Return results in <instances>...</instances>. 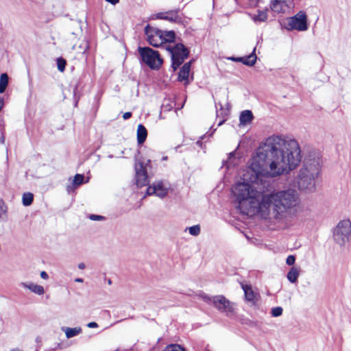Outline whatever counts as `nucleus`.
<instances>
[{"mask_svg":"<svg viewBox=\"0 0 351 351\" xmlns=\"http://www.w3.org/2000/svg\"><path fill=\"white\" fill-rule=\"evenodd\" d=\"M301 151L295 139H283L279 136L268 137L260 145L250 165V182L258 186L255 189L245 182H237L233 189L237 202L241 205L249 201L251 207L257 208L264 217H271L278 221L289 217L300 204L299 194L295 189L272 192L263 195L270 186L269 179L289 172L301 161Z\"/></svg>","mask_w":351,"mask_h":351,"instance_id":"1","label":"nucleus"},{"mask_svg":"<svg viewBox=\"0 0 351 351\" xmlns=\"http://www.w3.org/2000/svg\"><path fill=\"white\" fill-rule=\"evenodd\" d=\"M321 158L319 153L310 152L303 161V167L298 174V185L301 191L312 192L315 189V179L319 174Z\"/></svg>","mask_w":351,"mask_h":351,"instance_id":"2","label":"nucleus"},{"mask_svg":"<svg viewBox=\"0 0 351 351\" xmlns=\"http://www.w3.org/2000/svg\"><path fill=\"white\" fill-rule=\"evenodd\" d=\"M141 60L152 70H158L163 63L159 52L149 47H138Z\"/></svg>","mask_w":351,"mask_h":351,"instance_id":"3","label":"nucleus"},{"mask_svg":"<svg viewBox=\"0 0 351 351\" xmlns=\"http://www.w3.org/2000/svg\"><path fill=\"white\" fill-rule=\"evenodd\" d=\"M163 47L171 54V67L173 71L177 70L189 57V51L182 43H178L173 45H165Z\"/></svg>","mask_w":351,"mask_h":351,"instance_id":"4","label":"nucleus"},{"mask_svg":"<svg viewBox=\"0 0 351 351\" xmlns=\"http://www.w3.org/2000/svg\"><path fill=\"white\" fill-rule=\"evenodd\" d=\"M334 241L342 247L348 242L351 237V222L349 219L340 221L333 229Z\"/></svg>","mask_w":351,"mask_h":351,"instance_id":"5","label":"nucleus"},{"mask_svg":"<svg viewBox=\"0 0 351 351\" xmlns=\"http://www.w3.org/2000/svg\"><path fill=\"white\" fill-rule=\"evenodd\" d=\"M210 301L213 305L221 313H223L228 317H232L235 314L236 304L226 299L223 295H219L212 298L206 297L205 300Z\"/></svg>","mask_w":351,"mask_h":351,"instance_id":"6","label":"nucleus"},{"mask_svg":"<svg viewBox=\"0 0 351 351\" xmlns=\"http://www.w3.org/2000/svg\"><path fill=\"white\" fill-rule=\"evenodd\" d=\"M283 26L289 31H305L308 29L307 16L304 12L300 11L295 15L287 18Z\"/></svg>","mask_w":351,"mask_h":351,"instance_id":"7","label":"nucleus"},{"mask_svg":"<svg viewBox=\"0 0 351 351\" xmlns=\"http://www.w3.org/2000/svg\"><path fill=\"white\" fill-rule=\"evenodd\" d=\"M151 162L148 160L147 163L145 164L141 160H138L135 163V179L136 184L138 187L145 186L149 184V180L147 175V166Z\"/></svg>","mask_w":351,"mask_h":351,"instance_id":"8","label":"nucleus"},{"mask_svg":"<svg viewBox=\"0 0 351 351\" xmlns=\"http://www.w3.org/2000/svg\"><path fill=\"white\" fill-rule=\"evenodd\" d=\"M144 31L147 37V40L150 45L154 47H158L165 43L162 30L153 27L147 24L145 27Z\"/></svg>","mask_w":351,"mask_h":351,"instance_id":"9","label":"nucleus"},{"mask_svg":"<svg viewBox=\"0 0 351 351\" xmlns=\"http://www.w3.org/2000/svg\"><path fill=\"white\" fill-rule=\"evenodd\" d=\"M146 193L148 195H156L160 198H163L168 193V188L165 187L163 182L160 181L149 186L147 189Z\"/></svg>","mask_w":351,"mask_h":351,"instance_id":"10","label":"nucleus"},{"mask_svg":"<svg viewBox=\"0 0 351 351\" xmlns=\"http://www.w3.org/2000/svg\"><path fill=\"white\" fill-rule=\"evenodd\" d=\"M192 62L193 60H190L189 62L184 63V65L181 67L178 73V77L180 82L185 81V84L189 83L188 79Z\"/></svg>","mask_w":351,"mask_h":351,"instance_id":"11","label":"nucleus"},{"mask_svg":"<svg viewBox=\"0 0 351 351\" xmlns=\"http://www.w3.org/2000/svg\"><path fill=\"white\" fill-rule=\"evenodd\" d=\"M20 285L25 289H28L32 292L38 295H41L45 293V289L44 287L41 285H38L32 282H21Z\"/></svg>","mask_w":351,"mask_h":351,"instance_id":"12","label":"nucleus"},{"mask_svg":"<svg viewBox=\"0 0 351 351\" xmlns=\"http://www.w3.org/2000/svg\"><path fill=\"white\" fill-rule=\"evenodd\" d=\"M179 11V9H176L167 12L164 20L174 23H181L182 18L178 15Z\"/></svg>","mask_w":351,"mask_h":351,"instance_id":"13","label":"nucleus"},{"mask_svg":"<svg viewBox=\"0 0 351 351\" xmlns=\"http://www.w3.org/2000/svg\"><path fill=\"white\" fill-rule=\"evenodd\" d=\"M254 119L253 113L251 110H245L241 112L239 116L240 125H245L252 122Z\"/></svg>","mask_w":351,"mask_h":351,"instance_id":"14","label":"nucleus"},{"mask_svg":"<svg viewBox=\"0 0 351 351\" xmlns=\"http://www.w3.org/2000/svg\"><path fill=\"white\" fill-rule=\"evenodd\" d=\"M137 143L138 145H142L147 137V130L143 124H139L137 128Z\"/></svg>","mask_w":351,"mask_h":351,"instance_id":"15","label":"nucleus"},{"mask_svg":"<svg viewBox=\"0 0 351 351\" xmlns=\"http://www.w3.org/2000/svg\"><path fill=\"white\" fill-rule=\"evenodd\" d=\"M242 289L244 291L245 298L247 301L255 303L256 294L252 289L250 285H242Z\"/></svg>","mask_w":351,"mask_h":351,"instance_id":"16","label":"nucleus"},{"mask_svg":"<svg viewBox=\"0 0 351 351\" xmlns=\"http://www.w3.org/2000/svg\"><path fill=\"white\" fill-rule=\"evenodd\" d=\"M255 51L256 47L254 48L252 52L250 55L241 57V58H240V60L242 61V63L243 64L250 66H254L255 64L257 58L256 55L255 53Z\"/></svg>","mask_w":351,"mask_h":351,"instance_id":"17","label":"nucleus"},{"mask_svg":"<svg viewBox=\"0 0 351 351\" xmlns=\"http://www.w3.org/2000/svg\"><path fill=\"white\" fill-rule=\"evenodd\" d=\"M300 276V269L295 267H292L287 273V278L291 283H295Z\"/></svg>","mask_w":351,"mask_h":351,"instance_id":"18","label":"nucleus"},{"mask_svg":"<svg viewBox=\"0 0 351 351\" xmlns=\"http://www.w3.org/2000/svg\"><path fill=\"white\" fill-rule=\"evenodd\" d=\"M62 331L65 332L67 339L72 338L77 336L82 332V328L80 327L69 328L63 327L62 328Z\"/></svg>","mask_w":351,"mask_h":351,"instance_id":"19","label":"nucleus"},{"mask_svg":"<svg viewBox=\"0 0 351 351\" xmlns=\"http://www.w3.org/2000/svg\"><path fill=\"white\" fill-rule=\"evenodd\" d=\"M267 9L264 10H258V14L252 17L255 23L265 22L267 20Z\"/></svg>","mask_w":351,"mask_h":351,"instance_id":"20","label":"nucleus"},{"mask_svg":"<svg viewBox=\"0 0 351 351\" xmlns=\"http://www.w3.org/2000/svg\"><path fill=\"white\" fill-rule=\"evenodd\" d=\"M84 176L83 174L77 173L74 176V178L73 180V183H72L73 186L69 185L67 186V189H66L67 191L70 192L71 190H72L73 187L78 186L82 184L84 182Z\"/></svg>","mask_w":351,"mask_h":351,"instance_id":"21","label":"nucleus"},{"mask_svg":"<svg viewBox=\"0 0 351 351\" xmlns=\"http://www.w3.org/2000/svg\"><path fill=\"white\" fill-rule=\"evenodd\" d=\"M162 37L164 38V43H174L176 40V34L174 31H162Z\"/></svg>","mask_w":351,"mask_h":351,"instance_id":"22","label":"nucleus"},{"mask_svg":"<svg viewBox=\"0 0 351 351\" xmlns=\"http://www.w3.org/2000/svg\"><path fill=\"white\" fill-rule=\"evenodd\" d=\"M8 75L7 73H2L0 76V93L5 92L8 84Z\"/></svg>","mask_w":351,"mask_h":351,"instance_id":"23","label":"nucleus"},{"mask_svg":"<svg viewBox=\"0 0 351 351\" xmlns=\"http://www.w3.org/2000/svg\"><path fill=\"white\" fill-rule=\"evenodd\" d=\"M34 201V195L32 193L27 192L23 195L22 202L25 206H30Z\"/></svg>","mask_w":351,"mask_h":351,"instance_id":"24","label":"nucleus"},{"mask_svg":"<svg viewBox=\"0 0 351 351\" xmlns=\"http://www.w3.org/2000/svg\"><path fill=\"white\" fill-rule=\"evenodd\" d=\"M281 1L282 0H271L270 8L274 12H280L282 10Z\"/></svg>","mask_w":351,"mask_h":351,"instance_id":"25","label":"nucleus"},{"mask_svg":"<svg viewBox=\"0 0 351 351\" xmlns=\"http://www.w3.org/2000/svg\"><path fill=\"white\" fill-rule=\"evenodd\" d=\"M162 351H186L185 349L179 344L168 345Z\"/></svg>","mask_w":351,"mask_h":351,"instance_id":"26","label":"nucleus"},{"mask_svg":"<svg viewBox=\"0 0 351 351\" xmlns=\"http://www.w3.org/2000/svg\"><path fill=\"white\" fill-rule=\"evenodd\" d=\"M57 66L58 69L60 72H63L65 70V67L66 65V61L62 57L57 58Z\"/></svg>","mask_w":351,"mask_h":351,"instance_id":"27","label":"nucleus"},{"mask_svg":"<svg viewBox=\"0 0 351 351\" xmlns=\"http://www.w3.org/2000/svg\"><path fill=\"white\" fill-rule=\"evenodd\" d=\"M189 234L193 236H197L200 233L199 225H195L189 228Z\"/></svg>","mask_w":351,"mask_h":351,"instance_id":"28","label":"nucleus"},{"mask_svg":"<svg viewBox=\"0 0 351 351\" xmlns=\"http://www.w3.org/2000/svg\"><path fill=\"white\" fill-rule=\"evenodd\" d=\"M282 308L280 306H276L271 309V315L273 317H279L282 314Z\"/></svg>","mask_w":351,"mask_h":351,"instance_id":"29","label":"nucleus"},{"mask_svg":"<svg viewBox=\"0 0 351 351\" xmlns=\"http://www.w3.org/2000/svg\"><path fill=\"white\" fill-rule=\"evenodd\" d=\"M7 213V206L2 199H0V219Z\"/></svg>","mask_w":351,"mask_h":351,"instance_id":"30","label":"nucleus"},{"mask_svg":"<svg viewBox=\"0 0 351 351\" xmlns=\"http://www.w3.org/2000/svg\"><path fill=\"white\" fill-rule=\"evenodd\" d=\"M234 152L229 153L228 154V160H223V166H226L227 168H229L230 165H231L232 158H234Z\"/></svg>","mask_w":351,"mask_h":351,"instance_id":"31","label":"nucleus"},{"mask_svg":"<svg viewBox=\"0 0 351 351\" xmlns=\"http://www.w3.org/2000/svg\"><path fill=\"white\" fill-rule=\"evenodd\" d=\"M89 219L93 221H101V220H104L105 219V217L101 215L92 214V215H90Z\"/></svg>","mask_w":351,"mask_h":351,"instance_id":"32","label":"nucleus"},{"mask_svg":"<svg viewBox=\"0 0 351 351\" xmlns=\"http://www.w3.org/2000/svg\"><path fill=\"white\" fill-rule=\"evenodd\" d=\"M295 261V257L293 255H289L286 259V263L288 265H293Z\"/></svg>","mask_w":351,"mask_h":351,"instance_id":"33","label":"nucleus"},{"mask_svg":"<svg viewBox=\"0 0 351 351\" xmlns=\"http://www.w3.org/2000/svg\"><path fill=\"white\" fill-rule=\"evenodd\" d=\"M131 117H132V112H126L123 115V118L125 120L130 119Z\"/></svg>","mask_w":351,"mask_h":351,"instance_id":"34","label":"nucleus"},{"mask_svg":"<svg viewBox=\"0 0 351 351\" xmlns=\"http://www.w3.org/2000/svg\"><path fill=\"white\" fill-rule=\"evenodd\" d=\"M40 277L43 279L47 280V279L49 278V275H48V274L46 271H43L40 272Z\"/></svg>","mask_w":351,"mask_h":351,"instance_id":"35","label":"nucleus"},{"mask_svg":"<svg viewBox=\"0 0 351 351\" xmlns=\"http://www.w3.org/2000/svg\"><path fill=\"white\" fill-rule=\"evenodd\" d=\"M87 326L88 328H97L98 326V324L95 322H92L88 323L87 324Z\"/></svg>","mask_w":351,"mask_h":351,"instance_id":"36","label":"nucleus"},{"mask_svg":"<svg viewBox=\"0 0 351 351\" xmlns=\"http://www.w3.org/2000/svg\"><path fill=\"white\" fill-rule=\"evenodd\" d=\"M81 48L84 49V53L89 48L88 44L87 42H85L84 44L80 45Z\"/></svg>","mask_w":351,"mask_h":351,"instance_id":"37","label":"nucleus"},{"mask_svg":"<svg viewBox=\"0 0 351 351\" xmlns=\"http://www.w3.org/2000/svg\"><path fill=\"white\" fill-rule=\"evenodd\" d=\"M164 17H165V14H164V13L160 12L156 14V18L158 19L164 20Z\"/></svg>","mask_w":351,"mask_h":351,"instance_id":"38","label":"nucleus"},{"mask_svg":"<svg viewBox=\"0 0 351 351\" xmlns=\"http://www.w3.org/2000/svg\"><path fill=\"white\" fill-rule=\"evenodd\" d=\"M105 1L111 3L112 5H116L119 1V0H105Z\"/></svg>","mask_w":351,"mask_h":351,"instance_id":"39","label":"nucleus"},{"mask_svg":"<svg viewBox=\"0 0 351 351\" xmlns=\"http://www.w3.org/2000/svg\"><path fill=\"white\" fill-rule=\"evenodd\" d=\"M77 267L80 269H84L85 268L86 265L84 263H80L78 264Z\"/></svg>","mask_w":351,"mask_h":351,"instance_id":"40","label":"nucleus"},{"mask_svg":"<svg viewBox=\"0 0 351 351\" xmlns=\"http://www.w3.org/2000/svg\"><path fill=\"white\" fill-rule=\"evenodd\" d=\"M3 105H4V101H3V98H0V111L2 110V108H3Z\"/></svg>","mask_w":351,"mask_h":351,"instance_id":"41","label":"nucleus"},{"mask_svg":"<svg viewBox=\"0 0 351 351\" xmlns=\"http://www.w3.org/2000/svg\"><path fill=\"white\" fill-rule=\"evenodd\" d=\"M240 58H241V57H238V58H234V57H232V58H230V60H234V61H235V62H242V61H241V60H241Z\"/></svg>","mask_w":351,"mask_h":351,"instance_id":"42","label":"nucleus"},{"mask_svg":"<svg viewBox=\"0 0 351 351\" xmlns=\"http://www.w3.org/2000/svg\"><path fill=\"white\" fill-rule=\"evenodd\" d=\"M0 143L1 144H3L5 143V136L3 134H2L1 136L0 137Z\"/></svg>","mask_w":351,"mask_h":351,"instance_id":"43","label":"nucleus"},{"mask_svg":"<svg viewBox=\"0 0 351 351\" xmlns=\"http://www.w3.org/2000/svg\"><path fill=\"white\" fill-rule=\"evenodd\" d=\"M36 342L38 343H40L41 342V337H39V336L36 337Z\"/></svg>","mask_w":351,"mask_h":351,"instance_id":"44","label":"nucleus"},{"mask_svg":"<svg viewBox=\"0 0 351 351\" xmlns=\"http://www.w3.org/2000/svg\"><path fill=\"white\" fill-rule=\"evenodd\" d=\"M75 282H83V279H82V278H76V279L75 280Z\"/></svg>","mask_w":351,"mask_h":351,"instance_id":"45","label":"nucleus"},{"mask_svg":"<svg viewBox=\"0 0 351 351\" xmlns=\"http://www.w3.org/2000/svg\"><path fill=\"white\" fill-rule=\"evenodd\" d=\"M225 122V119L220 121L218 123V126L221 125Z\"/></svg>","mask_w":351,"mask_h":351,"instance_id":"46","label":"nucleus"},{"mask_svg":"<svg viewBox=\"0 0 351 351\" xmlns=\"http://www.w3.org/2000/svg\"><path fill=\"white\" fill-rule=\"evenodd\" d=\"M10 351H21V350L19 348H15V349L11 350Z\"/></svg>","mask_w":351,"mask_h":351,"instance_id":"47","label":"nucleus"},{"mask_svg":"<svg viewBox=\"0 0 351 351\" xmlns=\"http://www.w3.org/2000/svg\"><path fill=\"white\" fill-rule=\"evenodd\" d=\"M45 351H55V348H50V349L46 350Z\"/></svg>","mask_w":351,"mask_h":351,"instance_id":"48","label":"nucleus"},{"mask_svg":"<svg viewBox=\"0 0 351 351\" xmlns=\"http://www.w3.org/2000/svg\"><path fill=\"white\" fill-rule=\"evenodd\" d=\"M285 3H286V0H282L281 4H285Z\"/></svg>","mask_w":351,"mask_h":351,"instance_id":"49","label":"nucleus"},{"mask_svg":"<svg viewBox=\"0 0 351 351\" xmlns=\"http://www.w3.org/2000/svg\"><path fill=\"white\" fill-rule=\"evenodd\" d=\"M162 159V160H166L167 159V156H163Z\"/></svg>","mask_w":351,"mask_h":351,"instance_id":"50","label":"nucleus"},{"mask_svg":"<svg viewBox=\"0 0 351 351\" xmlns=\"http://www.w3.org/2000/svg\"><path fill=\"white\" fill-rule=\"evenodd\" d=\"M197 144H199V145H201L202 144V143L200 141H198L197 142Z\"/></svg>","mask_w":351,"mask_h":351,"instance_id":"51","label":"nucleus"},{"mask_svg":"<svg viewBox=\"0 0 351 351\" xmlns=\"http://www.w3.org/2000/svg\"><path fill=\"white\" fill-rule=\"evenodd\" d=\"M77 90V87L75 86V87L74 88V90H73V93H74V94H75V90Z\"/></svg>","mask_w":351,"mask_h":351,"instance_id":"52","label":"nucleus"},{"mask_svg":"<svg viewBox=\"0 0 351 351\" xmlns=\"http://www.w3.org/2000/svg\"><path fill=\"white\" fill-rule=\"evenodd\" d=\"M108 283L109 285H110V284L112 283L111 280H108Z\"/></svg>","mask_w":351,"mask_h":351,"instance_id":"53","label":"nucleus"}]
</instances>
